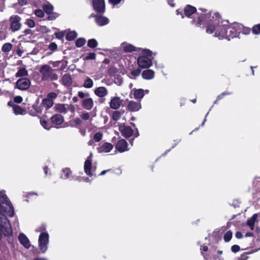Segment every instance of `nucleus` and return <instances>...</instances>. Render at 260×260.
<instances>
[{
  "label": "nucleus",
  "mask_w": 260,
  "mask_h": 260,
  "mask_svg": "<svg viewBox=\"0 0 260 260\" xmlns=\"http://www.w3.org/2000/svg\"><path fill=\"white\" fill-rule=\"evenodd\" d=\"M14 215L13 206L6 194L0 192V241L3 234L8 239L13 237L12 228L7 216Z\"/></svg>",
  "instance_id": "1"
},
{
  "label": "nucleus",
  "mask_w": 260,
  "mask_h": 260,
  "mask_svg": "<svg viewBox=\"0 0 260 260\" xmlns=\"http://www.w3.org/2000/svg\"><path fill=\"white\" fill-rule=\"evenodd\" d=\"M141 55L137 59V64L139 68L148 69L152 64L151 57L152 52L147 49L139 48Z\"/></svg>",
  "instance_id": "2"
},
{
  "label": "nucleus",
  "mask_w": 260,
  "mask_h": 260,
  "mask_svg": "<svg viewBox=\"0 0 260 260\" xmlns=\"http://www.w3.org/2000/svg\"><path fill=\"white\" fill-rule=\"evenodd\" d=\"M39 71L42 81H55L58 79V75L53 72V70L48 65L42 66Z\"/></svg>",
  "instance_id": "3"
},
{
  "label": "nucleus",
  "mask_w": 260,
  "mask_h": 260,
  "mask_svg": "<svg viewBox=\"0 0 260 260\" xmlns=\"http://www.w3.org/2000/svg\"><path fill=\"white\" fill-rule=\"evenodd\" d=\"M38 242L39 251L37 254L45 253L48 249L49 234L47 232L42 233L39 236Z\"/></svg>",
  "instance_id": "4"
},
{
  "label": "nucleus",
  "mask_w": 260,
  "mask_h": 260,
  "mask_svg": "<svg viewBox=\"0 0 260 260\" xmlns=\"http://www.w3.org/2000/svg\"><path fill=\"white\" fill-rule=\"evenodd\" d=\"M21 17L16 15L11 16L9 20L10 26L9 27V30L12 32H14L19 30L22 26L21 23Z\"/></svg>",
  "instance_id": "5"
},
{
  "label": "nucleus",
  "mask_w": 260,
  "mask_h": 260,
  "mask_svg": "<svg viewBox=\"0 0 260 260\" xmlns=\"http://www.w3.org/2000/svg\"><path fill=\"white\" fill-rule=\"evenodd\" d=\"M241 24H234L233 25H226V39L230 40L238 37L240 33Z\"/></svg>",
  "instance_id": "6"
},
{
  "label": "nucleus",
  "mask_w": 260,
  "mask_h": 260,
  "mask_svg": "<svg viewBox=\"0 0 260 260\" xmlns=\"http://www.w3.org/2000/svg\"><path fill=\"white\" fill-rule=\"evenodd\" d=\"M199 10H201L204 13H202L200 15L197 22L195 19H193L191 21V23L196 24V25L198 27H201L202 25L206 24V19L210 17L211 14L206 13L207 11V10L206 9L200 8Z\"/></svg>",
  "instance_id": "7"
},
{
  "label": "nucleus",
  "mask_w": 260,
  "mask_h": 260,
  "mask_svg": "<svg viewBox=\"0 0 260 260\" xmlns=\"http://www.w3.org/2000/svg\"><path fill=\"white\" fill-rule=\"evenodd\" d=\"M31 82L29 79L21 78L16 81L15 88L21 90H26L29 88Z\"/></svg>",
  "instance_id": "8"
},
{
  "label": "nucleus",
  "mask_w": 260,
  "mask_h": 260,
  "mask_svg": "<svg viewBox=\"0 0 260 260\" xmlns=\"http://www.w3.org/2000/svg\"><path fill=\"white\" fill-rule=\"evenodd\" d=\"M119 131L122 136L125 138H130L134 134V130L132 128L128 125H126L124 123H120L119 125Z\"/></svg>",
  "instance_id": "9"
},
{
  "label": "nucleus",
  "mask_w": 260,
  "mask_h": 260,
  "mask_svg": "<svg viewBox=\"0 0 260 260\" xmlns=\"http://www.w3.org/2000/svg\"><path fill=\"white\" fill-rule=\"evenodd\" d=\"M92 7L98 14H103L105 12V0H92Z\"/></svg>",
  "instance_id": "10"
},
{
  "label": "nucleus",
  "mask_w": 260,
  "mask_h": 260,
  "mask_svg": "<svg viewBox=\"0 0 260 260\" xmlns=\"http://www.w3.org/2000/svg\"><path fill=\"white\" fill-rule=\"evenodd\" d=\"M92 155L91 153L87 157V159L84 162V170L85 174L90 177L93 176L92 172Z\"/></svg>",
  "instance_id": "11"
},
{
  "label": "nucleus",
  "mask_w": 260,
  "mask_h": 260,
  "mask_svg": "<svg viewBox=\"0 0 260 260\" xmlns=\"http://www.w3.org/2000/svg\"><path fill=\"white\" fill-rule=\"evenodd\" d=\"M50 121L53 127L58 128L64 121L63 116L59 114H55L51 116Z\"/></svg>",
  "instance_id": "12"
},
{
  "label": "nucleus",
  "mask_w": 260,
  "mask_h": 260,
  "mask_svg": "<svg viewBox=\"0 0 260 260\" xmlns=\"http://www.w3.org/2000/svg\"><path fill=\"white\" fill-rule=\"evenodd\" d=\"M200 251L201 255L203 256L205 260H212V258L216 259V258H217L215 254H212V256H210L209 254L206 253V252H208L210 254H212V251H209V248L206 245H201L200 247Z\"/></svg>",
  "instance_id": "13"
},
{
  "label": "nucleus",
  "mask_w": 260,
  "mask_h": 260,
  "mask_svg": "<svg viewBox=\"0 0 260 260\" xmlns=\"http://www.w3.org/2000/svg\"><path fill=\"white\" fill-rule=\"evenodd\" d=\"M128 143L124 139H120L117 141L115 145V149L119 152L122 153L129 150Z\"/></svg>",
  "instance_id": "14"
},
{
  "label": "nucleus",
  "mask_w": 260,
  "mask_h": 260,
  "mask_svg": "<svg viewBox=\"0 0 260 260\" xmlns=\"http://www.w3.org/2000/svg\"><path fill=\"white\" fill-rule=\"evenodd\" d=\"M216 18H218L217 22H216V20H215L213 21L212 23H208L206 26V31L208 34H212L214 31H216V30L217 29V26L219 23V15L218 13L215 14Z\"/></svg>",
  "instance_id": "15"
},
{
  "label": "nucleus",
  "mask_w": 260,
  "mask_h": 260,
  "mask_svg": "<svg viewBox=\"0 0 260 260\" xmlns=\"http://www.w3.org/2000/svg\"><path fill=\"white\" fill-rule=\"evenodd\" d=\"M67 61L64 60L56 61H49V64H52L53 67L55 68V70H59L60 71H64L66 69V67H67Z\"/></svg>",
  "instance_id": "16"
},
{
  "label": "nucleus",
  "mask_w": 260,
  "mask_h": 260,
  "mask_svg": "<svg viewBox=\"0 0 260 260\" xmlns=\"http://www.w3.org/2000/svg\"><path fill=\"white\" fill-rule=\"evenodd\" d=\"M141 108L140 102L130 101L126 106V110L130 112H137Z\"/></svg>",
  "instance_id": "17"
},
{
  "label": "nucleus",
  "mask_w": 260,
  "mask_h": 260,
  "mask_svg": "<svg viewBox=\"0 0 260 260\" xmlns=\"http://www.w3.org/2000/svg\"><path fill=\"white\" fill-rule=\"evenodd\" d=\"M218 28H217L215 32V36L218 37L219 39H226V25H219Z\"/></svg>",
  "instance_id": "18"
},
{
  "label": "nucleus",
  "mask_w": 260,
  "mask_h": 260,
  "mask_svg": "<svg viewBox=\"0 0 260 260\" xmlns=\"http://www.w3.org/2000/svg\"><path fill=\"white\" fill-rule=\"evenodd\" d=\"M123 100L120 97L115 96L111 99L110 102V107L112 109L117 110L122 104Z\"/></svg>",
  "instance_id": "19"
},
{
  "label": "nucleus",
  "mask_w": 260,
  "mask_h": 260,
  "mask_svg": "<svg viewBox=\"0 0 260 260\" xmlns=\"http://www.w3.org/2000/svg\"><path fill=\"white\" fill-rule=\"evenodd\" d=\"M113 148V145L110 143L105 142L103 145L97 147V151L99 153L109 152Z\"/></svg>",
  "instance_id": "20"
},
{
  "label": "nucleus",
  "mask_w": 260,
  "mask_h": 260,
  "mask_svg": "<svg viewBox=\"0 0 260 260\" xmlns=\"http://www.w3.org/2000/svg\"><path fill=\"white\" fill-rule=\"evenodd\" d=\"M197 8L190 5H186L183 9L184 17H190L192 15L197 12Z\"/></svg>",
  "instance_id": "21"
},
{
  "label": "nucleus",
  "mask_w": 260,
  "mask_h": 260,
  "mask_svg": "<svg viewBox=\"0 0 260 260\" xmlns=\"http://www.w3.org/2000/svg\"><path fill=\"white\" fill-rule=\"evenodd\" d=\"M18 240L19 242L22 244L25 248H29L30 246L29 240L26 236L23 233L19 234L18 236Z\"/></svg>",
  "instance_id": "22"
},
{
  "label": "nucleus",
  "mask_w": 260,
  "mask_h": 260,
  "mask_svg": "<svg viewBox=\"0 0 260 260\" xmlns=\"http://www.w3.org/2000/svg\"><path fill=\"white\" fill-rule=\"evenodd\" d=\"M61 83L66 87H70L73 83V79L69 74L63 75L60 80Z\"/></svg>",
  "instance_id": "23"
},
{
  "label": "nucleus",
  "mask_w": 260,
  "mask_h": 260,
  "mask_svg": "<svg viewBox=\"0 0 260 260\" xmlns=\"http://www.w3.org/2000/svg\"><path fill=\"white\" fill-rule=\"evenodd\" d=\"M101 14H99V15L95 16V22L99 26H103L109 23V19Z\"/></svg>",
  "instance_id": "24"
},
{
  "label": "nucleus",
  "mask_w": 260,
  "mask_h": 260,
  "mask_svg": "<svg viewBox=\"0 0 260 260\" xmlns=\"http://www.w3.org/2000/svg\"><path fill=\"white\" fill-rule=\"evenodd\" d=\"M47 118V116L45 115H43L40 118V121L41 125L46 129L49 130L52 127L51 122H49Z\"/></svg>",
  "instance_id": "25"
},
{
  "label": "nucleus",
  "mask_w": 260,
  "mask_h": 260,
  "mask_svg": "<svg viewBox=\"0 0 260 260\" xmlns=\"http://www.w3.org/2000/svg\"><path fill=\"white\" fill-rule=\"evenodd\" d=\"M82 106L86 110H91L93 106V101L92 98H89L83 100L82 103Z\"/></svg>",
  "instance_id": "26"
},
{
  "label": "nucleus",
  "mask_w": 260,
  "mask_h": 260,
  "mask_svg": "<svg viewBox=\"0 0 260 260\" xmlns=\"http://www.w3.org/2000/svg\"><path fill=\"white\" fill-rule=\"evenodd\" d=\"M108 90L105 87L101 86L96 88L94 93L99 97L103 98L108 94Z\"/></svg>",
  "instance_id": "27"
},
{
  "label": "nucleus",
  "mask_w": 260,
  "mask_h": 260,
  "mask_svg": "<svg viewBox=\"0 0 260 260\" xmlns=\"http://www.w3.org/2000/svg\"><path fill=\"white\" fill-rule=\"evenodd\" d=\"M142 77L146 80H150L154 77V72L150 69L144 70L142 73Z\"/></svg>",
  "instance_id": "28"
},
{
  "label": "nucleus",
  "mask_w": 260,
  "mask_h": 260,
  "mask_svg": "<svg viewBox=\"0 0 260 260\" xmlns=\"http://www.w3.org/2000/svg\"><path fill=\"white\" fill-rule=\"evenodd\" d=\"M133 91L134 98L137 100L142 99L145 95L144 90L143 89H134Z\"/></svg>",
  "instance_id": "29"
},
{
  "label": "nucleus",
  "mask_w": 260,
  "mask_h": 260,
  "mask_svg": "<svg viewBox=\"0 0 260 260\" xmlns=\"http://www.w3.org/2000/svg\"><path fill=\"white\" fill-rule=\"evenodd\" d=\"M140 48H137L134 45L131 44H127L124 47H123V51L124 52H133L134 51H138L141 52V50H139V49Z\"/></svg>",
  "instance_id": "30"
},
{
  "label": "nucleus",
  "mask_w": 260,
  "mask_h": 260,
  "mask_svg": "<svg viewBox=\"0 0 260 260\" xmlns=\"http://www.w3.org/2000/svg\"><path fill=\"white\" fill-rule=\"evenodd\" d=\"M257 218V214H254L252 215L251 217L248 219L247 221V224L248 226H249L251 230H253L254 228V224Z\"/></svg>",
  "instance_id": "31"
},
{
  "label": "nucleus",
  "mask_w": 260,
  "mask_h": 260,
  "mask_svg": "<svg viewBox=\"0 0 260 260\" xmlns=\"http://www.w3.org/2000/svg\"><path fill=\"white\" fill-rule=\"evenodd\" d=\"M56 110L61 113L66 114L67 113L66 105L64 104H58L55 106Z\"/></svg>",
  "instance_id": "32"
},
{
  "label": "nucleus",
  "mask_w": 260,
  "mask_h": 260,
  "mask_svg": "<svg viewBox=\"0 0 260 260\" xmlns=\"http://www.w3.org/2000/svg\"><path fill=\"white\" fill-rule=\"evenodd\" d=\"M13 110L16 115H24L26 113L25 110L17 105L14 106Z\"/></svg>",
  "instance_id": "33"
},
{
  "label": "nucleus",
  "mask_w": 260,
  "mask_h": 260,
  "mask_svg": "<svg viewBox=\"0 0 260 260\" xmlns=\"http://www.w3.org/2000/svg\"><path fill=\"white\" fill-rule=\"evenodd\" d=\"M82 123V120L79 118H76L70 121V125L72 127L78 128Z\"/></svg>",
  "instance_id": "34"
},
{
  "label": "nucleus",
  "mask_w": 260,
  "mask_h": 260,
  "mask_svg": "<svg viewBox=\"0 0 260 260\" xmlns=\"http://www.w3.org/2000/svg\"><path fill=\"white\" fill-rule=\"evenodd\" d=\"M42 103L46 109H48L51 108L53 104V101L49 98L44 99L42 100Z\"/></svg>",
  "instance_id": "35"
},
{
  "label": "nucleus",
  "mask_w": 260,
  "mask_h": 260,
  "mask_svg": "<svg viewBox=\"0 0 260 260\" xmlns=\"http://www.w3.org/2000/svg\"><path fill=\"white\" fill-rule=\"evenodd\" d=\"M28 75V72L27 70L24 68H21L19 69L17 72L15 74L16 78L22 77L26 76Z\"/></svg>",
  "instance_id": "36"
},
{
  "label": "nucleus",
  "mask_w": 260,
  "mask_h": 260,
  "mask_svg": "<svg viewBox=\"0 0 260 260\" xmlns=\"http://www.w3.org/2000/svg\"><path fill=\"white\" fill-rule=\"evenodd\" d=\"M43 9L46 14H50L54 10L53 6L51 4H45L43 6Z\"/></svg>",
  "instance_id": "37"
},
{
  "label": "nucleus",
  "mask_w": 260,
  "mask_h": 260,
  "mask_svg": "<svg viewBox=\"0 0 260 260\" xmlns=\"http://www.w3.org/2000/svg\"><path fill=\"white\" fill-rule=\"evenodd\" d=\"M77 34L75 31H70L67 33L66 39L67 41H72L76 39Z\"/></svg>",
  "instance_id": "38"
},
{
  "label": "nucleus",
  "mask_w": 260,
  "mask_h": 260,
  "mask_svg": "<svg viewBox=\"0 0 260 260\" xmlns=\"http://www.w3.org/2000/svg\"><path fill=\"white\" fill-rule=\"evenodd\" d=\"M123 112H121L119 111H114L112 115V118L113 120L117 121L120 119L121 117V115L123 114Z\"/></svg>",
  "instance_id": "39"
},
{
  "label": "nucleus",
  "mask_w": 260,
  "mask_h": 260,
  "mask_svg": "<svg viewBox=\"0 0 260 260\" xmlns=\"http://www.w3.org/2000/svg\"><path fill=\"white\" fill-rule=\"evenodd\" d=\"M93 82L91 79L89 77H87L85 80L84 83L83 84V86L86 88H90L93 86Z\"/></svg>",
  "instance_id": "40"
},
{
  "label": "nucleus",
  "mask_w": 260,
  "mask_h": 260,
  "mask_svg": "<svg viewBox=\"0 0 260 260\" xmlns=\"http://www.w3.org/2000/svg\"><path fill=\"white\" fill-rule=\"evenodd\" d=\"M12 48V44L10 43H5L2 47V51L3 52L7 53L9 52Z\"/></svg>",
  "instance_id": "41"
},
{
  "label": "nucleus",
  "mask_w": 260,
  "mask_h": 260,
  "mask_svg": "<svg viewBox=\"0 0 260 260\" xmlns=\"http://www.w3.org/2000/svg\"><path fill=\"white\" fill-rule=\"evenodd\" d=\"M98 45V43L95 39H89L87 42V46L90 48H95Z\"/></svg>",
  "instance_id": "42"
},
{
  "label": "nucleus",
  "mask_w": 260,
  "mask_h": 260,
  "mask_svg": "<svg viewBox=\"0 0 260 260\" xmlns=\"http://www.w3.org/2000/svg\"><path fill=\"white\" fill-rule=\"evenodd\" d=\"M62 173L64 174L63 176H61V178L64 179H68L71 174V171L70 168H65L62 170Z\"/></svg>",
  "instance_id": "43"
},
{
  "label": "nucleus",
  "mask_w": 260,
  "mask_h": 260,
  "mask_svg": "<svg viewBox=\"0 0 260 260\" xmlns=\"http://www.w3.org/2000/svg\"><path fill=\"white\" fill-rule=\"evenodd\" d=\"M232 236H233V233L232 232V231H228L224 235V236H223L224 241L225 242H229L231 240Z\"/></svg>",
  "instance_id": "44"
},
{
  "label": "nucleus",
  "mask_w": 260,
  "mask_h": 260,
  "mask_svg": "<svg viewBox=\"0 0 260 260\" xmlns=\"http://www.w3.org/2000/svg\"><path fill=\"white\" fill-rule=\"evenodd\" d=\"M86 43V40L84 38H80L78 39L75 42V45L77 47H82Z\"/></svg>",
  "instance_id": "45"
},
{
  "label": "nucleus",
  "mask_w": 260,
  "mask_h": 260,
  "mask_svg": "<svg viewBox=\"0 0 260 260\" xmlns=\"http://www.w3.org/2000/svg\"><path fill=\"white\" fill-rule=\"evenodd\" d=\"M231 93H232L231 92H230L228 91H225L222 92L220 94H219V95L217 96L215 101L214 102V104H217L218 101L222 99L224 96L227 95H230Z\"/></svg>",
  "instance_id": "46"
},
{
  "label": "nucleus",
  "mask_w": 260,
  "mask_h": 260,
  "mask_svg": "<svg viewBox=\"0 0 260 260\" xmlns=\"http://www.w3.org/2000/svg\"><path fill=\"white\" fill-rule=\"evenodd\" d=\"M48 16L47 18V20H54L59 16V14L56 12H53V11L50 14H48Z\"/></svg>",
  "instance_id": "47"
},
{
  "label": "nucleus",
  "mask_w": 260,
  "mask_h": 260,
  "mask_svg": "<svg viewBox=\"0 0 260 260\" xmlns=\"http://www.w3.org/2000/svg\"><path fill=\"white\" fill-rule=\"evenodd\" d=\"M240 28V32H241L242 34L244 35H248L250 33L251 31V29H250L249 27L244 26L241 24Z\"/></svg>",
  "instance_id": "48"
},
{
  "label": "nucleus",
  "mask_w": 260,
  "mask_h": 260,
  "mask_svg": "<svg viewBox=\"0 0 260 260\" xmlns=\"http://www.w3.org/2000/svg\"><path fill=\"white\" fill-rule=\"evenodd\" d=\"M252 33L254 35L260 34V24L254 25L251 28Z\"/></svg>",
  "instance_id": "49"
},
{
  "label": "nucleus",
  "mask_w": 260,
  "mask_h": 260,
  "mask_svg": "<svg viewBox=\"0 0 260 260\" xmlns=\"http://www.w3.org/2000/svg\"><path fill=\"white\" fill-rule=\"evenodd\" d=\"M117 72V70L114 67H111L108 70V74L111 77L114 76Z\"/></svg>",
  "instance_id": "50"
},
{
  "label": "nucleus",
  "mask_w": 260,
  "mask_h": 260,
  "mask_svg": "<svg viewBox=\"0 0 260 260\" xmlns=\"http://www.w3.org/2000/svg\"><path fill=\"white\" fill-rule=\"evenodd\" d=\"M25 24L27 25L29 27H34L35 26V21L30 18H28L26 20Z\"/></svg>",
  "instance_id": "51"
},
{
  "label": "nucleus",
  "mask_w": 260,
  "mask_h": 260,
  "mask_svg": "<svg viewBox=\"0 0 260 260\" xmlns=\"http://www.w3.org/2000/svg\"><path fill=\"white\" fill-rule=\"evenodd\" d=\"M96 58V54L94 52L88 53L84 58V60H93Z\"/></svg>",
  "instance_id": "52"
},
{
  "label": "nucleus",
  "mask_w": 260,
  "mask_h": 260,
  "mask_svg": "<svg viewBox=\"0 0 260 260\" xmlns=\"http://www.w3.org/2000/svg\"><path fill=\"white\" fill-rule=\"evenodd\" d=\"M102 137H103V134L101 132H97L94 135V136H93V140L95 141V142H99L102 139Z\"/></svg>",
  "instance_id": "53"
},
{
  "label": "nucleus",
  "mask_w": 260,
  "mask_h": 260,
  "mask_svg": "<svg viewBox=\"0 0 260 260\" xmlns=\"http://www.w3.org/2000/svg\"><path fill=\"white\" fill-rule=\"evenodd\" d=\"M44 11L41 9H37L35 11V14L40 18H42L44 16Z\"/></svg>",
  "instance_id": "54"
},
{
  "label": "nucleus",
  "mask_w": 260,
  "mask_h": 260,
  "mask_svg": "<svg viewBox=\"0 0 260 260\" xmlns=\"http://www.w3.org/2000/svg\"><path fill=\"white\" fill-rule=\"evenodd\" d=\"M141 70L140 69L133 70L131 71V75H133L135 79L136 77L139 76L141 73Z\"/></svg>",
  "instance_id": "55"
},
{
  "label": "nucleus",
  "mask_w": 260,
  "mask_h": 260,
  "mask_svg": "<svg viewBox=\"0 0 260 260\" xmlns=\"http://www.w3.org/2000/svg\"><path fill=\"white\" fill-rule=\"evenodd\" d=\"M48 49L52 51H54L57 50V45L55 43L52 42L49 45Z\"/></svg>",
  "instance_id": "56"
},
{
  "label": "nucleus",
  "mask_w": 260,
  "mask_h": 260,
  "mask_svg": "<svg viewBox=\"0 0 260 260\" xmlns=\"http://www.w3.org/2000/svg\"><path fill=\"white\" fill-rule=\"evenodd\" d=\"M54 35L57 39L62 40L64 36V34L63 31L55 32Z\"/></svg>",
  "instance_id": "57"
},
{
  "label": "nucleus",
  "mask_w": 260,
  "mask_h": 260,
  "mask_svg": "<svg viewBox=\"0 0 260 260\" xmlns=\"http://www.w3.org/2000/svg\"><path fill=\"white\" fill-rule=\"evenodd\" d=\"M23 101L22 96L20 95H17L14 98V102L16 103H21Z\"/></svg>",
  "instance_id": "58"
},
{
  "label": "nucleus",
  "mask_w": 260,
  "mask_h": 260,
  "mask_svg": "<svg viewBox=\"0 0 260 260\" xmlns=\"http://www.w3.org/2000/svg\"><path fill=\"white\" fill-rule=\"evenodd\" d=\"M78 96L81 99H83L85 97H88L89 96V94L88 93H85L83 91H80L78 92Z\"/></svg>",
  "instance_id": "59"
},
{
  "label": "nucleus",
  "mask_w": 260,
  "mask_h": 260,
  "mask_svg": "<svg viewBox=\"0 0 260 260\" xmlns=\"http://www.w3.org/2000/svg\"><path fill=\"white\" fill-rule=\"evenodd\" d=\"M67 112L68 111H70L72 113H74L75 111V108L74 105L72 104L67 105Z\"/></svg>",
  "instance_id": "60"
},
{
  "label": "nucleus",
  "mask_w": 260,
  "mask_h": 260,
  "mask_svg": "<svg viewBox=\"0 0 260 260\" xmlns=\"http://www.w3.org/2000/svg\"><path fill=\"white\" fill-rule=\"evenodd\" d=\"M240 246L238 245H234L231 247V250L233 252H237L240 250Z\"/></svg>",
  "instance_id": "61"
},
{
  "label": "nucleus",
  "mask_w": 260,
  "mask_h": 260,
  "mask_svg": "<svg viewBox=\"0 0 260 260\" xmlns=\"http://www.w3.org/2000/svg\"><path fill=\"white\" fill-rule=\"evenodd\" d=\"M81 117L82 118V119H83V120H88L89 117H90V115H89V114L87 112L86 113H83L81 115Z\"/></svg>",
  "instance_id": "62"
},
{
  "label": "nucleus",
  "mask_w": 260,
  "mask_h": 260,
  "mask_svg": "<svg viewBox=\"0 0 260 260\" xmlns=\"http://www.w3.org/2000/svg\"><path fill=\"white\" fill-rule=\"evenodd\" d=\"M109 3L112 4L113 6L117 5L120 3L122 0H108Z\"/></svg>",
  "instance_id": "63"
},
{
  "label": "nucleus",
  "mask_w": 260,
  "mask_h": 260,
  "mask_svg": "<svg viewBox=\"0 0 260 260\" xmlns=\"http://www.w3.org/2000/svg\"><path fill=\"white\" fill-rule=\"evenodd\" d=\"M18 3L21 6L26 5L27 4V0H18Z\"/></svg>",
  "instance_id": "64"
}]
</instances>
